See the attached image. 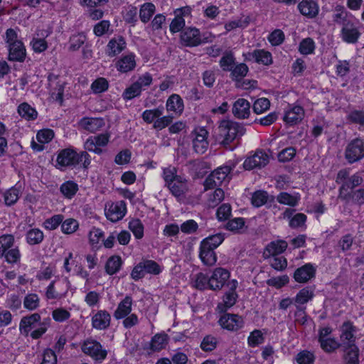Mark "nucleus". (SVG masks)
Instances as JSON below:
<instances>
[{"label":"nucleus","mask_w":364,"mask_h":364,"mask_svg":"<svg viewBox=\"0 0 364 364\" xmlns=\"http://www.w3.org/2000/svg\"><path fill=\"white\" fill-rule=\"evenodd\" d=\"M50 322V318H45L41 321L40 314L34 313L21 318L19 330L25 336H28L31 332L30 335L33 339H38L46 332Z\"/></svg>","instance_id":"1"},{"label":"nucleus","mask_w":364,"mask_h":364,"mask_svg":"<svg viewBox=\"0 0 364 364\" xmlns=\"http://www.w3.org/2000/svg\"><path fill=\"white\" fill-rule=\"evenodd\" d=\"M244 126L231 120H223L218 127L216 140L225 147L234 140L240 138L245 133Z\"/></svg>","instance_id":"2"},{"label":"nucleus","mask_w":364,"mask_h":364,"mask_svg":"<svg viewBox=\"0 0 364 364\" xmlns=\"http://www.w3.org/2000/svg\"><path fill=\"white\" fill-rule=\"evenodd\" d=\"M81 348L84 353L98 363H102L107 355V350L103 348L100 342L94 339H87L84 341Z\"/></svg>","instance_id":"3"},{"label":"nucleus","mask_w":364,"mask_h":364,"mask_svg":"<svg viewBox=\"0 0 364 364\" xmlns=\"http://www.w3.org/2000/svg\"><path fill=\"white\" fill-rule=\"evenodd\" d=\"M345 158L349 164H353L364 158V141L359 138L352 140L346 148Z\"/></svg>","instance_id":"4"},{"label":"nucleus","mask_w":364,"mask_h":364,"mask_svg":"<svg viewBox=\"0 0 364 364\" xmlns=\"http://www.w3.org/2000/svg\"><path fill=\"white\" fill-rule=\"evenodd\" d=\"M340 344L341 347L350 348L357 346L355 345L357 328L350 321H346L340 327Z\"/></svg>","instance_id":"5"},{"label":"nucleus","mask_w":364,"mask_h":364,"mask_svg":"<svg viewBox=\"0 0 364 364\" xmlns=\"http://www.w3.org/2000/svg\"><path fill=\"white\" fill-rule=\"evenodd\" d=\"M232 168L228 166H221L213 171L205 180V187L210 189L222 185L230 174Z\"/></svg>","instance_id":"6"},{"label":"nucleus","mask_w":364,"mask_h":364,"mask_svg":"<svg viewBox=\"0 0 364 364\" xmlns=\"http://www.w3.org/2000/svg\"><path fill=\"white\" fill-rule=\"evenodd\" d=\"M219 325L229 331H237L242 328L245 325L243 318L235 314H224L218 321Z\"/></svg>","instance_id":"7"},{"label":"nucleus","mask_w":364,"mask_h":364,"mask_svg":"<svg viewBox=\"0 0 364 364\" xmlns=\"http://www.w3.org/2000/svg\"><path fill=\"white\" fill-rule=\"evenodd\" d=\"M269 163V156L262 150L257 151L252 156L247 158L243 166L246 170L261 168Z\"/></svg>","instance_id":"8"},{"label":"nucleus","mask_w":364,"mask_h":364,"mask_svg":"<svg viewBox=\"0 0 364 364\" xmlns=\"http://www.w3.org/2000/svg\"><path fill=\"white\" fill-rule=\"evenodd\" d=\"M230 273L223 268H216L208 279L209 289L217 291L222 289L228 278Z\"/></svg>","instance_id":"9"},{"label":"nucleus","mask_w":364,"mask_h":364,"mask_svg":"<svg viewBox=\"0 0 364 364\" xmlns=\"http://www.w3.org/2000/svg\"><path fill=\"white\" fill-rule=\"evenodd\" d=\"M181 41L183 46H197L204 41L201 39L200 31L196 28H186L181 34Z\"/></svg>","instance_id":"10"},{"label":"nucleus","mask_w":364,"mask_h":364,"mask_svg":"<svg viewBox=\"0 0 364 364\" xmlns=\"http://www.w3.org/2000/svg\"><path fill=\"white\" fill-rule=\"evenodd\" d=\"M126 210L124 201L112 203L106 205L105 215L110 221L117 222L125 215Z\"/></svg>","instance_id":"11"},{"label":"nucleus","mask_w":364,"mask_h":364,"mask_svg":"<svg viewBox=\"0 0 364 364\" xmlns=\"http://www.w3.org/2000/svg\"><path fill=\"white\" fill-rule=\"evenodd\" d=\"M360 35L358 27L353 20L349 23H346L341 28V36L346 43H357Z\"/></svg>","instance_id":"12"},{"label":"nucleus","mask_w":364,"mask_h":364,"mask_svg":"<svg viewBox=\"0 0 364 364\" xmlns=\"http://www.w3.org/2000/svg\"><path fill=\"white\" fill-rule=\"evenodd\" d=\"M195 137L193 139V147L198 154H204L208 147L207 137L208 131L203 127H199L195 129Z\"/></svg>","instance_id":"13"},{"label":"nucleus","mask_w":364,"mask_h":364,"mask_svg":"<svg viewBox=\"0 0 364 364\" xmlns=\"http://www.w3.org/2000/svg\"><path fill=\"white\" fill-rule=\"evenodd\" d=\"M57 164L61 167L76 166L77 165V152L73 149L61 150L57 156Z\"/></svg>","instance_id":"14"},{"label":"nucleus","mask_w":364,"mask_h":364,"mask_svg":"<svg viewBox=\"0 0 364 364\" xmlns=\"http://www.w3.org/2000/svg\"><path fill=\"white\" fill-rule=\"evenodd\" d=\"M316 268L311 263H307L297 268L294 273V279L299 283H306L315 277Z\"/></svg>","instance_id":"15"},{"label":"nucleus","mask_w":364,"mask_h":364,"mask_svg":"<svg viewBox=\"0 0 364 364\" xmlns=\"http://www.w3.org/2000/svg\"><path fill=\"white\" fill-rule=\"evenodd\" d=\"M304 116V110L301 106H294L287 109L283 120L289 125H294L300 122Z\"/></svg>","instance_id":"16"},{"label":"nucleus","mask_w":364,"mask_h":364,"mask_svg":"<svg viewBox=\"0 0 364 364\" xmlns=\"http://www.w3.org/2000/svg\"><path fill=\"white\" fill-rule=\"evenodd\" d=\"M232 114L238 119H247L250 114V102L244 98H239L233 104Z\"/></svg>","instance_id":"17"},{"label":"nucleus","mask_w":364,"mask_h":364,"mask_svg":"<svg viewBox=\"0 0 364 364\" xmlns=\"http://www.w3.org/2000/svg\"><path fill=\"white\" fill-rule=\"evenodd\" d=\"M287 243L284 240L273 241L269 243L264 250L263 257L264 259L270 257L277 256L286 250Z\"/></svg>","instance_id":"18"},{"label":"nucleus","mask_w":364,"mask_h":364,"mask_svg":"<svg viewBox=\"0 0 364 364\" xmlns=\"http://www.w3.org/2000/svg\"><path fill=\"white\" fill-rule=\"evenodd\" d=\"M126 48V41L122 36L112 38L107 45V54L114 57L119 54Z\"/></svg>","instance_id":"19"},{"label":"nucleus","mask_w":364,"mask_h":364,"mask_svg":"<svg viewBox=\"0 0 364 364\" xmlns=\"http://www.w3.org/2000/svg\"><path fill=\"white\" fill-rule=\"evenodd\" d=\"M136 65L135 55L133 53L122 56L115 63L117 70L122 73L133 70Z\"/></svg>","instance_id":"20"},{"label":"nucleus","mask_w":364,"mask_h":364,"mask_svg":"<svg viewBox=\"0 0 364 364\" xmlns=\"http://www.w3.org/2000/svg\"><path fill=\"white\" fill-rule=\"evenodd\" d=\"M8 49L9 60L23 62L25 60L26 52L22 41L9 46Z\"/></svg>","instance_id":"21"},{"label":"nucleus","mask_w":364,"mask_h":364,"mask_svg":"<svg viewBox=\"0 0 364 364\" xmlns=\"http://www.w3.org/2000/svg\"><path fill=\"white\" fill-rule=\"evenodd\" d=\"M111 316L106 311H99L92 318V324L94 328L105 330L109 326Z\"/></svg>","instance_id":"22"},{"label":"nucleus","mask_w":364,"mask_h":364,"mask_svg":"<svg viewBox=\"0 0 364 364\" xmlns=\"http://www.w3.org/2000/svg\"><path fill=\"white\" fill-rule=\"evenodd\" d=\"M214 250L200 243L199 257L203 264L209 267L215 264L217 256Z\"/></svg>","instance_id":"23"},{"label":"nucleus","mask_w":364,"mask_h":364,"mask_svg":"<svg viewBox=\"0 0 364 364\" xmlns=\"http://www.w3.org/2000/svg\"><path fill=\"white\" fill-rule=\"evenodd\" d=\"M298 9L302 15L309 18H314L318 13V4L313 0H302Z\"/></svg>","instance_id":"24"},{"label":"nucleus","mask_w":364,"mask_h":364,"mask_svg":"<svg viewBox=\"0 0 364 364\" xmlns=\"http://www.w3.org/2000/svg\"><path fill=\"white\" fill-rule=\"evenodd\" d=\"M132 298L130 296H126L124 299L119 303L114 313V317L118 320L128 316L132 311Z\"/></svg>","instance_id":"25"},{"label":"nucleus","mask_w":364,"mask_h":364,"mask_svg":"<svg viewBox=\"0 0 364 364\" xmlns=\"http://www.w3.org/2000/svg\"><path fill=\"white\" fill-rule=\"evenodd\" d=\"M166 107L167 111L181 114L184 109L183 101L177 94H172L167 100Z\"/></svg>","instance_id":"26"},{"label":"nucleus","mask_w":364,"mask_h":364,"mask_svg":"<svg viewBox=\"0 0 364 364\" xmlns=\"http://www.w3.org/2000/svg\"><path fill=\"white\" fill-rule=\"evenodd\" d=\"M343 356L344 364H360L359 348L358 346L343 348Z\"/></svg>","instance_id":"27"},{"label":"nucleus","mask_w":364,"mask_h":364,"mask_svg":"<svg viewBox=\"0 0 364 364\" xmlns=\"http://www.w3.org/2000/svg\"><path fill=\"white\" fill-rule=\"evenodd\" d=\"M274 196H269L267 192L264 191H255L251 198V202L253 206L259 208L267 203V201L272 202Z\"/></svg>","instance_id":"28"},{"label":"nucleus","mask_w":364,"mask_h":364,"mask_svg":"<svg viewBox=\"0 0 364 364\" xmlns=\"http://www.w3.org/2000/svg\"><path fill=\"white\" fill-rule=\"evenodd\" d=\"M81 126L90 132H95L105 124L101 118H83L80 121Z\"/></svg>","instance_id":"29"},{"label":"nucleus","mask_w":364,"mask_h":364,"mask_svg":"<svg viewBox=\"0 0 364 364\" xmlns=\"http://www.w3.org/2000/svg\"><path fill=\"white\" fill-rule=\"evenodd\" d=\"M156 11V6L151 2L142 4L139 9V18L144 23H148Z\"/></svg>","instance_id":"30"},{"label":"nucleus","mask_w":364,"mask_h":364,"mask_svg":"<svg viewBox=\"0 0 364 364\" xmlns=\"http://www.w3.org/2000/svg\"><path fill=\"white\" fill-rule=\"evenodd\" d=\"M250 58L255 59L257 63L264 65H269L272 62V55L269 52L264 50H255L252 53H249Z\"/></svg>","instance_id":"31"},{"label":"nucleus","mask_w":364,"mask_h":364,"mask_svg":"<svg viewBox=\"0 0 364 364\" xmlns=\"http://www.w3.org/2000/svg\"><path fill=\"white\" fill-rule=\"evenodd\" d=\"M314 296V290L310 287H305L301 289L294 298V302L298 306L301 304H306L309 301H311Z\"/></svg>","instance_id":"32"},{"label":"nucleus","mask_w":364,"mask_h":364,"mask_svg":"<svg viewBox=\"0 0 364 364\" xmlns=\"http://www.w3.org/2000/svg\"><path fill=\"white\" fill-rule=\"evenodd\" d=\"M318 343H320L321 349L327 353H332L341 347L340 342H338L336 338L332 337L322 339L318 341Z\"/></svg>","instance_id":"33"},{"label":"nucleus","mask_w":364,"mask_h":364,"mask_svg":"<svg viewBox=\"0 0 364 364\" xmlns=\"http://www.w3.org/2000/svg\"><path fill=\"white\" fill-rule=\"evenodd\" d=\"M122 263V259L119 256L110 257L105 264L106 272L109 275L117 273L119 270Z\"/></svg>","instance_id":"34"},{"label":"nucleus","mask_w":364,"mask_h":364,"mask_svg":"<svg viewBox=\"0 0 364 364\" xmlns=\"http://www.w3.org/2000/svg\"><path fill=\"white\" fill-rule=\"evenodd\" d=\"M18 112L27 120H33L38 115L36 110L26 102L21 103L18 107Z\"/></svg>","instance_id":"35"},{"label":"nucleus","mask_w":364,"mask_h":364,"mask_svg":"<svg viewBox=\"0 0 364 364\" xmlns=\"http://www.w3.org/2000/svg\"><path fill=\"white\" fill-rule=\"evenodd\" d=\"M164 109V108L163 106H160L154 109H146L143 112L141 117L146 123H154L155 120L163 114Z\"/></svg>","instance_id":"36"},{"label":"nucleus","mask_w":364,"mask_h":364,"mask_svg":"<svg viewBox=\"0 0 364 364\" xmlns=\"http://www.w3.org/2000/svg\"><path fill=\"white\" fill-rule=\"evenodd\" d=\"M300 198L298 195H291L287 192H282L277 196V200L284 205H287L291 207L296 206Z\"/></svg>","instance_id":"37"},{"label":"nucleus","mask_w":364,"mask_h":364,"mask_svg":"<svg viewBox=\"0 0 364 364\" xmlns=\"http://www.w3.org/2000/svg\"><path fill=\"white\" fill-rule=\"evenodd\" d=\"M60 191L65 198L70 199L78 191V186L73 181H68L60 186Z\"/></svg>","instance_id":"38"},{"label":"nucleus","mask_w":364,"mask_h":364,"mask_svg":"<svg viewBox=\"0 0 364 364\" xmlns=\"http://www.w3.org/2000/svg\"><path fill=\"white\" fill-rule=\"evenodd\" d=\"M167 335L166 333H157L151 341V349L154 351H159L165 348L167 343Z\"/></svg>","instance_id":"39"},{"label":"nucleus","mask_w":364,"mask_h":364,"mask_svg":"<svg viewBox=\"0 0 364 364\" xmlns=\"http://www.w3.org/2000/svg\"><path fill=\"white\" fill-rule=\"evenodd\" d=\"M237 294L232 291L226 293L223 296V302L218 304V308L220 311H226L228 309L232 307L236 302Z\"/></svg>","instance_id":"40"},{"label":"nucleus","mask_w":364,"mask_h":364,"mask_svg":"<svg viewBox=\"0 0 364 364\" xmlns=\"http://www.w3.org/2000/svg\"><path fill=\"white\" fill-rule=\"evenodd\" d=\"M223 235L218 233L203 239L200 242V244L215 250L223 242Z\"/></svg>","instance_id":"41"},{"label":"nucleus","mask_w":364,"mask_h":364,"mask_svg":"<svg viewBox=\"0 0 364 364\" xmlns=\"http://www.w3.org/2000/svg\"><path fill=\"white\" fill-rule=\"evenodd\" d=\"M181 176L177 175V170L174 166H168L164 168L163 178L166 185L174 181L181 182Z\"/></svg>","instance_id":"42"},{"label":"nucleus","mask_w":364,"mask_h":364,"mask_svg":"<svg viewBox=\"0 0 364 364\" xmlns=\"http://www.w3.org/2000/svg\"><path fill=\"white\" fill-rule=\"evenodd\" d=\"M43 232L38 228L31 229L26 234V240L30 245H37L41 243L43 241Z\"/></svg>","instance_id":"43"},{"label":"nucleus","mask_w":364,"mask_h":364,"mask_svg":"<svg viewBox=\"0 0 364 364\" xmlns=\"http://www.w3.org/2000/svg\"><path fill=\"white\" fill-rule=\"evenodd\" d=\"M141 92L142 90L139 87L138 85L133 82L124 90L122 93V97L125 101L131 100L135 97H139Z\"/></svg>","instance_id":"44"},{"label":"nucleus","mask_w":364,"mask_h":364,"mask_svg":"<svg viewBox=\"0 0 364 364\" xmlns=\"http://www.w3.org/2000/svg\"><path fill=\"white\" fill-rule=\"evenodd\" d=\"M14 243V238L11 235H4L0 237V257H4L6 252L10 250Z\"/></svg>","instance_id":"45"},{"label":"nucleus","mask_w":364,"mask_h":364,"mask_svg":"<svg viewBox=\"0 0 364 364\" xmlns=\"http://www.w3.org/2000/svg\"><path fill=\"white\" fill-rule=\"evenodd\" d=\"M142 267L143 270L145 274H159L161 272V268L159 264L154 260H143L140 262Z\"/></svg>","instance_id":"46"},{"label":"nucleus","mask_w":364,"mask_h":364,"mask_svg":"<svg viewBox=\"0 0 364 364\" xmlns=\"http://www.w3.org/2000/svg\"><path fill=\"white\" fill-rule=\"evenodd\" d=\"M19 195L20 191L16 187L7 190L4 194L5 204L8 206L15 204L19 198Z\"/></svg>","instance_id":"47"},{"label":"nucleus","mask_w":364,"mask_h":364,"mask_svg":"<svg viewBox=\"0 0 364 364\" xmlns=\"http://www.w3.org/2000/svg\"><path fill=\"white\" fill-rule=\"evenodd\" d=\"M235 64V58L233 53L225 52L220 60V65L225 71H230Z\"/></svg>","instance_id":"48"},{"label":"nucleus","mask_w":364,"mask_h":364,"mask_svg":"<svg viewBox=\"0 0 364 364\" xmlns=\"http://www.w3.org/2000/svg\"><path fill=\"white\" fill-rule=\"evenodd\" d=\"M90 87L95 94H100L107 90L109 82L104 77H98L91 84Z\"/></svg>","instance_id":"49"},{"label":"nucleus","mask_w":364,"mask_h":364,"mask_svg":"<svg viewBox=\"0 0 364 364\" xmlns=\"http://www.w3.org/2000/svg\"><path fill=\"white\" fill-rule=\"evenodd\" d=\"M129 228L136 239H141L144 236V225L139 219L132 220L129 223Z\"/></svg>","instance_id":"50"},{"label":"nucleus","mask_w":364,"mask_h":364,"mask_svg":"<svg viewBox=\"0 0 364 364\" xmlns=\"http://www.w3.org/2000/svg\"><path fill=\"white\" fill-rule=\"evenodd\" d=\"M315 43L312 38H306L303 39L299 44V52L303 55H309L314 53Z\"/></svg>","instance_id":"51"},{"label":"nucleus","mask_w":364,"mask_h":364,"mask_svg":"<svg viewBox=\"0 0 364 364\" xmlns=\"http://www.w3.org/2000/svg\"><path fill=\"white\" fill-rule=\"evenodd\" d=\"M232 78L239 81L240 79L246 76L248 72V67L245 63H240L230 70Z\"/></svg>","instance_id":"52"},{"label":"nucleus","mask_w":364,"mask_h":364,"mask_svg":"<svg viewBox=\"0 0 364 364\" xmlns=\"http://www.w3.org/2000/svg\"><path fill=\"white\" fill-rule=\"evenodd\" d=\"M314 360V353L309 350H302L296 356V360L299 364H313Z\"/></svg>","instance_id":"53"},{"label":"nucleus","mask_w":364,"mask_h":364,"mask_svg":"<svg viewBox=\"0 0 364 364\" xmlns=\"http://www.w3.org/2000/svg\"><path fill=\"white\" fill-rule=\"evenodd\" d=\"M224 198V191L221 188H216L215 191L210 195L208 205L210 208L218 205Z\"/></svg>","instance_id":"54"},{"label":"nucleus","mask_w":364,"mask_h":364,"mask_svg":"<svg viewBox=\"0 0 364 364\" xmlns=\"http://www.w3.org/2000/svg\"><path fill=\"white\" fill-rule=\"evenodd\" d=\"M86 36L83 33H77L73 35L70 38V50H78L85 42Z\"/></svg>","instance_id":"55"},{"label":"nucleus","mask_w":364,"mask_h":364,"mask_svg":"<svg viewBox=\"0 0 364 364\" xmlns=\"http://www.w3.org/2000/svg\"><path fill=\"white\" fill-rule=\"evenodd\" d=\"M363 182V179L360 173H355L350 176L345 183L343 184L342 188L353 189L360 186Z\"/></svg>","instance_id":"56"},{"label":"nucleus","mask_w":364,"mask_h":364,"mask_svg":"<svg viewBox=\"0 0 364 364\" xmlns=\"http://www.w3.org/2000/svg\"><path fill=\"white\" fill-rule=\"evenodd\" d=\"M269 107L270 102L267 98H259L254 102L253 111L255 113L259 114L267 110Z\"/></svg>","instance_id":"57"},{"label":"nucleus","mask_w":364,"mask_h":364,"mask_svg":"<svg viewBox=\"0 0 364 364\" xmlns=\"http://www.w3.org/2000/svg\"><path fill=\"white\" fill-rule=\"evenodd\" d=\"M354 237L351 234H346L341 237L338 242V247L343 251L346 252L351 250Z\"/></svg>","instance_id":"58"},{"label":"nucleus","mask_w":364,"mask_h":364,"mask_svg":"<svg viewBox=\"0 0 364 364\" xmlns=\"http://www.w3.org/2000/svg\"><path fill=\"white\" fill-rule=\"evenodd\" d=\"M218 341L217 338L212 336H206L203 339L200 343V348L204 351H212L217 346Z\"/></svg>","instance_id":"59"},{"label":"nucleus","mask_w":364,"mask_h":364,"mask_svg":"<svg viewBox=\"0 0 364 364\" xmlns=\"http://www.w3.org/2000/svg\"><path fill=\"white\" fill-rule=\"evenodd\" d=\"M264 336L260 330H254L248 337V345L251 347H255L264 341Z\"/></svg>","instance_id":"60"},{"label":"nucleus","mask_w":364,"mask_h":364,"mask_svg":"<svg viewBox=\"0 0 364 364\" xmlns=\"http://www.w3.org/2000/svg\"><path fill=\"white\" fill-rule=\"evenodd\" d=\"M171 193L176 197H180L184 193L185 185L183 183L182 178L181 182L174 181L166 185Z\"/></svg>","instance_id":"61"},{"label":"nucleus","mask_w":364,"mask_h":364,"mask_svg":"<svg viewBox=\"0 0 364 364\" xmlns=\"http://www.w3.org/2000/svg\"><path fill=\"white\" fill-rule=\"evenodd\" d=\"M24 307L28 310H34L39 305V298L36 294L27 295L23 301Z\"/></svg>","instance_id":"62"},{"label":"nucleus","mask_w":364,"mask_h":364,"mask_svg":"<svg viewBox=\"0 0 364 364\" xmlns=\"http://www.w3.org/2000/svg\"><path fill=\"white\" fill-rule=\"evenodd\" d=\"M347 119L352 123L364 126V111L353 110L348 114Z\"/></svg>","instance_id":"63"},{"label":"nucleus","mask_w":364,"mask_h":364,"mask_svg":"<svg viewBox=\"0 0 364 364\" xmlns=\"http://www.w3.org/2000/svg\"><path fill=\"white\" fill-rule=\"evenodd\" d=\"M41 364H57V356L55 350L46 348L43 353V359Z\"/></svg>","instance_id":"64"}]
</instances>
